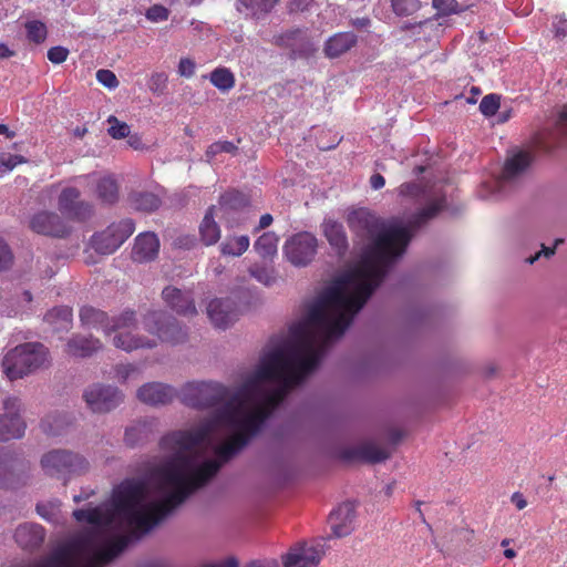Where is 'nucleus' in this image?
I'll return each mask as SVG.
<instances>
[{"label": "nucleus", "mask_w": 567, "mask_h": 567, "mask_svg": "<svg viewBox=\"0 0 567 567\" xmlns=\"http://www.w3.org/2000/svg\"><path fill=\"white\" fill-rule=\"evenodd\" d=\"M347 221L352 231L371 244L360 262L327 287L310 308L312 320H321L324 315L348 328L383 281L390 265L405 251L412 235L408 227H386L365 208L351 212Z\"/></svg>", "instance_id": "nucleus-1"}, {"label": "nucleus", "mask_w": 567, "mask_h": 567, "mask_svg": "<svg viewBox=\"0 0 567 567\" xmlns=\"http://www.w3.org/2000/svg\"><path fill=\"white\" fill-rule=\"evenodd\" d=\"M189 470H192V460L184 455L167 461L157 467L154 475L158 482V489L164 492L172 488V491L162 499L144 505L142 503L146 497L145 482L136 478H127L121 482L113 489L109 508L115 520L118 518L126 522L131 532L126 535L105 539L104 534L96 528L85 530L81 535L89 533L97 535L96 547L89 554L85 561L96 553L113 547L118 540L124 539L125 546L114 557L116 558L132 540H137L150 533L195 491L205 486L217 474L218 465L215 462H208L187 476L186 472Z\"/></svg>", "instance_id": "nucleus-2"}, {"label": "nucleus", "mask_w": 567, "mask_h": 567, "mask_svg": "<svg viewBox=\"0 0 567 567\" xmlns=\"http://www.w3.org/2000/svg\"><path fill=\"white\" fill-rule=\"evenodd\" d=\"M347 329L344 323L324 315L321 320H312L310 308L306 321L291 329V340L267 353L239 390L247 399L261 395L255 409L267 413L268 419L288 390L318 368L330 342L342 337Z\"/></svg>", "instance_id": "nucleus-3"}, {"label": "nucleus", "mask_w": 567, "mask_h": 567, "mask_svg": "<svg viewBox=\"0 0 567 567\" xmlns=\"http://www.w3.org/2000/svg\"><path fill=\"white\" fill-rule=\"evenodd\" d=\"M96 544L97 535L95 533L78 535L63 546L56 548L34 567H104L125 546L124 539H121L113 547L96 553L85 561V558L96 547Z\"/></svg>", "instance_id": "nucleus-4"}, {"label": "nucleus", "mask_w": 567, "mask_h": 567, "mask_svg": "<svg viewBox=\"0 0 567 567\" xmlns=\"http://www.w3.org/2000/svg\"><path fill=\"white\" fill-rule=\"evenodd\" d=\"M247 396L240 391L233 393L230 400L221 405L213 417L214 427L225 425L234 430V434L247 439V443L262 429L267 413L258 412L255 408L246 411L245 401Z\"/></svg>", "instance_id": "nucleus-5"}, {"label": "nucleus", "mask_w": 567, "mask_h": 567, "mask_svg": "<svg viewBox=\"0 0 567 567\" xmlns=\"http://www.w3.org/2000/svg\"><path fill=\"white\" fill-rule=\"evenodd\" d=\"M49 362V350L40 342L19 344L6 353L2 360L4 374L14 381L44 367Z\"/></svg>", "instance_id": "nucleus-6"}, {"label": "nucleus", "mask_w": 567, "mask_h": 567, "mask_svg": "<svg viewBox=\"0 0 567 567\" xmlns=\"http://www.w3.org/2000/svg\"><path fill=\"white\" fill-rule=\"evenodd\" d=\"M231 393L217 382H189L181 391V401L190 408L205 410L226 404Z\"/></svg>", "instance_id": "nucleus-7"}, {"label": "nucleus", "mask_w": 567, "mask_h": 567, "mask_svg": "<svg viewBox=\"0 0 567 567\" xmlns=\"http://www.w3.org/2000/svg\"><path fill=\"white\" fill-rule=\"evenodd\" d=\"M142 323L145 331L162 342L177 344L187 338V331L178 320L163 310H148L143 315Z\"/></svg>", "instance_id": "nucleus-8"}, {"label": "nucleus", "mask_w": 567, "mask_h": 567, "mask_svg": "<svg viewBox=\"0 0 567 567\" xmlns=\"http://www.w3.org/2000/svg\"><path fill=\"white\" fill-rule=\"evenodd\" d=\"M41 466L49 476L64 478L65 485L66 475L84 473L89 468V463L76 453L54 450L42 456Z\"/></svg>", "instance_id": "nucleus-9"}, {"label": "nucleus", "mask_w": 567, "mask_h": 567, "mask_svg": "<svg viewBox=\"0 0 567 567\" xmlns=\"http://www.w3.org/2000/svg\"><path fill=\"white\" fill-rule=\"evenodd\" d=\"M214 429V422L210 420L192 430L174 431L162 437L161 446L164 450L176 452L169 461L179 455L189 456L184 452L192 451L204 443L210 436Z\"/></svg>", "instance_id": "nucleus-10"}, {"label": "nucleus", "mask_w": 567, "mask_h": 567, "mask_svg": "<svg viewBox=\"0 0 567 567\" xmlns=\"http://www.w3.org/2000/svg\"><path fill=\"white\" fill-rule=\"evenodd\" d=\"M135 223L131 218L113 223L104 230L95 233L90 240L91 247L100 255L115 252L134 233Z\"/></svg>", "instance_id": "nucleus-11"}, {"label": "nucleus", "mask_w": 567, "mask_h": 567, "mask_svg": "<svg viewBox=\"0 0 567 567\" xmlns=\"http://www.w3.org/2000/svg\"><path fill=\"white\" fill-rule=\"evenodd\" d=\"M318 239L309 231H300L289 237L284 245V255L296 267L308 266L316 257Z\"/></svg>", "instance_id": "nucleus-12"}, {"label": "nucleus", "mask_w": 567, "mask_h": 567, "mask_svg": "<svg viewBox=\"0 0 567 567\" xmlns=\"http://www.w3.org/2000/svg\"><path fill=\"white\" fill-rule=\"evenodd\" d=\"M3 413L0 414V441L20 439L25 432L27 424L21 416L22 403L17 396H8L2 403Z\"/></svg>", "instance_id": "nucleus-13"}, {"label": "nucleus", "mask_w": 567, "mask_h": 567, "mask_svg": "<svg viewBox=\"0 0 567 567\" xmlns=\"http://www.w3.org/2000/svg\"><path fill=\"white\" fill-rule=\"evenodd\" d=\"M59 210L69 219L85 221L93 215V205L81 199V192L75 187H65L58 198Z\"/></svg>", "instance_id": "nucleus-14"}, {"label": "nucleus", "mask_w": 567, "mask_h": 567, "mask_svg": "<svg viewBox=\"0 0 567 567\" xmlns=\"http://www.w3.org/2000/svg\"><path fill=\"white\" fill-rule=\"evenodd\" d=\"M83 398L89 409L96 413L110 412L123 401L117 388L103 384H93L85 390Z\"/></svg>", "instance_id": "nucleus-15"}, {"label": "nucleus", "mask_w": 567, "mask_h": 567, "mask_svg": "<svg viewBox=\"0 0 567 567\" xmlns=\"http://www.w3.org/2000/svg\"><path fill=\"white\" fill-rule=\"evenodd\" d=\"M567 138V105H564L553 125L537 132L533 145L537 151L550 152Z\"/></svg>", "instance_id": "nucleus-16"}, {"label": "nucleus", "mask_w": 567, "mask_h": 567, "mask_svg": "<svg viewBox=\"0 0 567 567\" xmlns=\"http://www.w3.org/2000/svg\"><path fill=\"white\" fill-rule=\"evenodd\" d=\"M274 44L289 49L292 58H308L315 51L307 30L293 28L274 37Z\"/></svg>", "instance_id": "nucleus-17"}, {"label": "nucleus", "mask_w": 567, "mask_h": 567, "mask_svg": "<svg viewBox=\"0 0 567 567\" xmlns=\"http://www.w3.org/2000/svg\"><path fill=\"white\" fill-rule=\"evenodd\" d=\"M29 227L39 235L56 238H64L70 234V228L61 217L56 213L47 210L34 214L29 221Z\"/></svg>", "instance_id": "nucleus-18"}, {"label": "nucleus", "mask_w": 567, "mask_h": 567, "mask_svg": "<svg viewBox=\"0 0 567 567\" xmlns=\"http://www.w3.org/2000/svg\"><path fill=\"white\" fill-rule=\"evenodd\" d=\"M247 439L241 435L233 434L223 444L215 449V454L218 460H206L202 464H197L195 456H188L192 460V470L186 472V475H190L193 471L204 466L208 462H215L218 465L217 473L221 465L233 458L238 452H240L247 445Z\"/></svg>", "instance_id": "nucleus-19"}, {"label": "nucleus", "mask_w": 567, "mask_h": 567, "mask_svg": "<svg viewBox=\"0 0 567 567\" xmlns=\"http://www.w3.org/2000/svg\"><path fill=\"white\" fill-rule=\"evenodd\" d=\"M207 315L213 324L220 329H226L238 317L236 305L229 298L213 299L208 303Z\"/></svg>", "instance_id": "nucleus-20"}, {"label": "nucleus", "mask_w": 567, "mask_h": 567, "mask_svg": "<svg viewBox=\"0 0 567 567\" xmlns=\"http://www.w3.org/2000/svg\"><path fill=\"white\" fill-rule=\"evenodd\" d=\"M322 550L317 546L302 545L292 548L282 558L285 567H317L322 558Z\"/></svg>", "instance_id": "nucleus-21"}, {"label": "nucleus", "mask_w": 567, "mask_h": 567, "mask_svg": "<svg viewBox=\"0 0 567 567\" xmlns=\"http://www.w3.org/2000/svg\"><path fill=\"white\" fill-rule=\"evenodd\" d=\"M159 252V239L152 231L141 233L134 240L132 248V259L136 262H150L154 260Z\"/></svg>", "instance_id": "nucleus-22"}, {"label": "nucleus", "mask_w": 567, "mask_h": 567, "mask_svg": "<svg viewBox=\"0 0 567 567\" xmlns=\"http://www.w3.org/2000/svg\"><path fill=\"white\" fill-rule=\"evenodd\" d=\"M176 396L175 390L159 382H150L137 390V398L148 405H165Z\"/></svg>", "instance_id": "nucleus-23"}, {"label": "nucleus", "mask_w": 567, "mask_h": 567, "mask_svg": "<svg viewBox=\"0 0 567 567\" xmlns=\"http://www.w3.org/2000/svg\"><path fill=\"white\" fill-rule=\"evenodd\" d=\"M355 518V505L352 502H346L332 511L329 515V522L332 533L336 537H344L352 530V523Z\"/></svg>", "instance_id": "nucleus-24"}, {"label": "nucleus", "mask_w": 567, "mask_h": 567, "mask_svg": "<svg viewBox=\"0 0 567 567\" xmlns=\"http://www.w3.org/2000/svg\"><path fill=\"white\" fill-rule=\"evenodd\" d=\"M165 303L178 315L195 316L197 313L194 299L189 291H182L175 287H166L162 292Z\"/></svg>", "instance_id": "nucleus-25"}, {"label": "nucleus", "mask_w": 567, "mask_h": 567, "mask_svg": "<svg viewBox=\"0 0 567 567\" xmlns=\"http://www.w3.org/2000/svg\"><path fill=\"white\" fill-rule=\"evenodd\" d=\"M23 463L18 461L9 452L0 455V487L1 488H16L23 483V475L18 473Z\"/></svg>", "instance_id": "nucleus-26"}, {"label": "nucleus", "mask_w": 567, "mask_h": 567, "mask_svg": "<svg viewBox=\"0 0 567 567\" xmlns=\"http://www.w3.org/2000/svg\"><path fill=\"white\" fill-rule=\"evenodd\" d=\"M44 528L34 523L19 525L14 533L17 544L23 549H35L44 542Z\"/></svg>", "instance_id": "nucleus-27"}, {"label": "nucleus", "mask_w": 567, "mask_h": 567, "mask_svg": "<svg viewBox=\"0 0 567 567\" xmlns=\"http://www.w3.org/2000/svg\"><path fill=\"white\" fill-rule=\"evenodd\" d=\"M72 515L76 522L87 523L96 528L109 527L115 522L110 508L102 506L75 509Z\"/></svg>", "instance_id": "nucleus-28"}, {"label": "nucleus", "mask_w": 567, "mask_h": 567, "mask_svg": "<svg viewBox=\"0 0 567 567\" xmlns=\"http://www.w3.org/2000/svg\"><path fill=\"white\" fill-rule=\"evenodd\" d=\"M358 43V37L353 32H339L331 35L324 43L326 56L336 59L350 51Z\"/></svg>", "instance_id": "nucleus-29"}, {"label": "nucleus", "mask_w": 567, "mask_h": 567, "mask_svg": "<svg viewBox=\"0 0 567 567\" xmlns=\"http://www.w3.org/2000/svg\"><path fill=\"white\" fill-rule=\"evenodd\" d=\"M322 231L330 246L342 256L349 248L348 237L341 223L326 219L322 223Z\"/></svg>", "instance_id": "nucleus-30"}, {"label": "nucleus", "mask_w": 567, "mask_h": 567, "mask_svg": "<svg viewBox=\"0 0 567 567\" xmlns=\"http://www.w3.org/2000/svg\"><path fill=\"white\" fill-rule=\"evenodd\" d=\"M102 348V343L97 338L73 336L65 346L66 354L75 358L91 357Z\"/></svg>", "instance_id": "nucleus-31"}, {"label": "nucleus", "mask_w": 567, "mask_h": 567, "mask_svg": "<svg viewBox=\"0 0 567 567\" xmlns=\"http://www.w3.org/2000/svg\"><path fill=\"white\" fill-rule=\"evenodd\" d=\"M344 460H360L368 463H380L390 457L386 450L375 444H363L357 449L347 450L342 453Z\"/></svg>", "instance_id": "nucleus-32"}, {"label": "nucleus", "mask_w": 567, "mask_h": 567, "mask_svg": "<svg viewBox=\"0 0 567 567\" xmlns=\"http://www.w3.org/2000/svg\"><path fill=\"white\" fill-rule=\"evenodd\" d=\"M250 204L248 195L237 189H229L220 195L218 200L217 213L224 218L230 212H238Z\"/></svg>", "instance_id": "nucleus-33"}, {"label": "nucleus", "mask_w": 567, "mask_h": 567, "mask_svg": "<svg viewBox=\"0 0 567 567\" xmlns=\"http://www.w3.org/2000/svg\"><path fill=\"white\" fill-rule=\"evenodd\" d=\"M113 344L117 349L132 352L138 349H153L157 346V341L156 339L135 336L132 332H118L113 338Z\"/></svg>", "instance_id": "nucleus-34"}, {"label": "nucleus", "mask_w": 567, "mask_h": 567, "mask_svg": "<svg viewBox=\"0 0 567 567\" xmlns=\"http://www.w3.org/2000/svg\"><path fill=\"white\" fill-rule=\"evenodd\" d=\"M215 217L220 218V214L217 213V207L213 205L207 209L199 226L200 239L206 246L215 245L220 239V228Z\"/></svg>", "instance_id": "nucleus-35"}, {"label": "nucleus", "mask_w": 567, "mask_h": 567, "mask_svg": "<svg viewBox=\"0 0 567 567\" xmlns=\"http://www.w3.org/2000/svg\"><path fill=\"white\" fill-rule=\"evenodd\" d=\"M532 159L533 157L530 153L526 151H520L514 154L512 157L507 158L504 164L498 184L508 182L524 172L532 163Z\"/></svg>", "instance_id": "nucleus-36"}, {"label": "nucleus", "mask_w": 567, "mask_h": 567, "mask_svg": "<svg viewBox=\"0 0 567 567\" xmlns=\"http://www.w3.org/2000/svg\"><path fill=\"white\" fill-rule=\"evenodd\" d=\"M44 321L54 332L69 331L72 328L73 312L69 306H59L49 310Z\"/></svg>", "instance_id": "nucleus-37"}, {"label": "nucleus", "mask_w": 567, "mask_h": 567, "mask_svg": "<svg viewBox=\"0 0 567 567\" xmlns=\"http://www.w3.org/2000/svg\"><path fill=\"white\" fill-rule=\"evenodd\" d=\"M154 433V421L143 420L138 421L132 426L127 427L124 435L126 445L134 447L151 439Z\"/></svg>", "instance_id": "nucleus-38"}, {"label": "nucleus", "mask_w": 567, "mask_h": 567, "mask_svg": "<svg viewBox=\"0 0 567 567\" xmlns=\"http://www.w3.org/2000/svg\"><path fill=\"white\" fill-rule=\"evenodd\" d=\"M80 321L83 327L101 329L106 334L110 323V317L101 309L92 306H83L79 312Z\"/></svg>", "instance_id": "nucleus-39"}, {"label": "nucleus", "mask_w": 567, "mask_h": 567, "mask_svg": "<svg viewBox=\"0 0 567 567\" xmlns=\"http://www.w3.org/2000/svg\"><path fill=\"white\" fill-rule=\"evenodd\" d=\"M95 193L102 204L114 205L120 199L118 183L111 175L103 176L96 182Z\"/></svg>", "instance_id": "nucleus-40"}, {"label": "nucleus", "mask_w": 567, "mask_h": 567, "mask_svg": "<svg viewBox=\"0 0 567 567\" xmlns=\"http://www.w3.org/2000/svg\"><path fill=\"white\" fill-rule=\"evenodd\" d=\"M130 202L134 209L145 213H152L159 208L161 198L148 192H137L130 195Z\"/></svg>", "instance_id": "nucleus-41"}, {"label": "nucleus", "mask_w": 567, "mask_h": 567, "mask_svg": "<svg viewBox=\"0 0 567 567\" xmlns=\"http://www.w3.org/2000/svg\"><path fill=\"white\" fill-rule=\"evenodd\" d=\"M279 238L274 231H266L254 244L257 254L262 258H272L277 255Z\"/></svg>", "instance_id": "nucleus-42"}, {"label": "nucleus", "mask_w": 567, "mask_h": 567, "mask_svg": "<svg viewBox=\"0 0 567 567\" xmlns=\"http://www.w3.org/2000/svg\"><path fill=\"white\" fill-rule=\"evenodd\" d=\"M250 239L247 235L227 237L220 245L224 256L239 257L249 248Z\"/></svg>", "instance_id": "nucleus-43"}, {"label": "nucleus", "mask_w": 567, "mask_h": 567, "mask_svg": "<svg viewBox=\"0 0 567 567\" xmlns=\"http://www.w3.org/2000/svg\"><path fill=\"white\" fill-rule=\"evenodd\" d=\"M136 312L134 310L126 309L123 312H121L117 317L110 318L106 336H110L112 332L118 330L133 329L136 328Z\"/></svg>", "instance_id": "nucleus-44"}, {"label": "nucleus", "mask_w": 567, "mask_h": 567, "mask_svg": "<svg viewBox=\"0 0 567 567\" xmlns=\"http://www.w3.org/2000/svg\"><path fill=\"white\" fill-rule=\"evenodd\" d=\"M278 2L279 0H237L238 10L241 11L243 7L254 17L269 13Z\"/></svg>", "instance_id": "nucleus-45"}, {"label": "nucleus", "mask_w": 567, "mask_h": 567, "mask_svg": "<svg viewBox=\"0 0 567 567\" xmlns=\"http://www.w3.org/2000/svg\"><path fill=\"white\" fill-rule=\"evenodd\" d=\"M445 206V198H439L429 206L421 209L417 214L414 215L411 225L413 227H421L427 220L434 218Z\"/></svg>", "instance_id": "nucleus-46"}, {"label": "nucleus", "mask_w": 567, "mask_h": 567, "mask_svg": "<svg viewBox=\"0 0 567 567\" xmlns=\"http://www.w3.org/2000/svg\"><path fill=\"white\" fill-rule=\"evenodd\" d=\"M212 84L220 91H228L235 85L234 74L226 68H217L210 73Z\"/></svg>", "instance_id": "nucleus-47"}, {"label": "nucleus", "mask_w": 567, "mask_h": 567, "mask_svg": "<svg viewBox=\"0 0 567 567\" xmlns=\"http://www.w3.org/2000/svg\"><path fill=\"white\" fill-rule=\"evenodd\" d=\"M27 38L30 42L41 44L48 37L47 25L39 20L27 21L24 24Z\"/></svg>", "instance_id": "nucleus-48"}, {"label": "nucleus", "mask_w": 567, "mask_h": 567, "mask_svg": "<svg viewBox=\"0 0 567 567\" xmlns=\"http://www.w3.org/2000/svg\"><path fill=\"white\" fill-rule=\"evenodd\" d=\"M391 8L398 17H410L421 9L420 0H392Z\"/></svg>", "instance_id": "nucleus-49"}, {"label": "nucleus", "mask_w": 567, "mask_h": 567, "mask_svg": "<svg viewBox=\"0 0 567 567\" xmlns=\"http://www.w3.org/2000/svg\"><path fill=\"white\" fill-rule=\"evenodd\" d=\"M107 123L110 124V127L107 130L109 134L113 138L121 140V138L130 136V132H131L130 126L125 122L118 121L116 116H114V115L109 116Z\"/></svg>", "instance_id": "nucleus-50"}, {"label": "nucleus", "mask_w": 567, "mask_h": 567, "mask_svg": "<svg viewBox=\"0 0 567 567\" xmlns=\"http://www.w3.org/2000/svg\"><path fill=\"white\" fill-rule=\"evenodd\" d=\"M501 105V99L496 94L485 95L480 103V111L485 116H493L496 114Z\"/></svg>", "instance_id": "nucleus-51"}, {"label": "nucleus", "mask_w": 567, "mask_h": 567, "mask_svg": "<svg viewBox=\"0 0 567 567\" xmlns=\"http://www.w3.org/2000/svg\"><path fill=\"white\" fill-rule=\"evenodd\" d=\"M167 75L164 72H155L151 75L147 86L151 92L162 95L167 87Z\"/></svg>", "instance_id": "nucleus-52"}, {"label": "nucleus", "mask_w": 567, "mask_h": 567, "mask_svg": "<svg viewBox=\"0 0 567 567\" xmlns=\"http://www.w3.org/2000/svg\"><path fill=\"white\" fill-rule=\"evenodd\" d=\"M432 6L441 16H450L460 12V6L456 0H433Z\"/></svg>", "instance_id": "nucleus-53"}, {"label": "nucleus", "mask_w": 567, "mask_h": 567, "mask_svg": "<svg viewBox=\"0 0 567 567\" xmlns=\"http://www.w3.org/2000/svg\"><path fill=\"white\" fill-rule=\"evenodd\" d=\"M145 17L152 22L166 21L169 17V10L162 4H153L147 9Z\"/></svg>", "instance_id": "nucleus-54"}, {"label": "nucleus", "mask_w": 567, "mask_h": 567, "mask_svg": "<svg viewBox=\"0 0 567 567\" xmlns=\"http://www.w3.org/2000/svg\"><path fill=\"white\" fill-rule=\"evenodd\" d=\"M250 275L264 285H271L275 281L274 271L266 267H251L249 269Z\"/></svg>", "instance_id": "nucleus-55"}, {"label": "nucleus", "mask_w": 567, "mask_h": 567, "mask_svg": "<svg viewBox=\"0 0 567 567\" xmlns=\"http://www.w3.org/2000/svg\"><path fill=\"white\" fill-rule=\"evenodd\" d=\"M96 80L107 89H116L120 84L115 73L106 69L96 72Z\"/></svg>", "instance_id": "nucleus-56"}, {"label": "nucleus", "mask_w": 567, "mask_h": 567, "mask_svg": "<svg viewBox=\"0 0 567 567\" xmlns=\"http://www.w3.org/2000/svg\"><path fill=\"white\" fill-rule=\"evenodd\" d=\"M25 159L21 155H1L0 156V173L4 174L12 171L17 165L24 163Z\"/></svg>", "instance_id": "nucleus-57"}, {"label": "nucleus", "mask_w": 567, "mask_h": 567, "mask_svg": "<svg viewBox=\"0 0 567 567\" xmlns=\"http://www.w3.org/2000/svg\"><path fill=\"white\" fill-rule=\"evenodd\" d=\"M13 264V254L9 245L0 237V271L9 269Z\"/></svg>", "instance_id": "nucleus-58"}, {"label": "nucleus", "mask_w": 567, "mask_h": 567, "mask_svg": "<svg viewBox=\"0 0 567 567\" xmlns=\"http://www.w3.org/2000/svg\"><path fill=\"white\" fill-rule=\"evenodd\" d=\"M61 416H48L42 420L41 427L49 435H58L61 430Z\"/></svg>", "instance_id": "nucleus-59"}, {"label": "nucleus", "mask_w": 567, "mask_h": 567, "mask_svg": "<svg viewBox=\"0 0 567 567\" xmlns=\"http://www.w3.org/2000/svg\"><path fill=\"white\" fill-rule=\"evenodd\" d=\"M69 56V50L64 47L56 45L52 47L48 51V59L54 64H61L66 61Z\"/></svg>", "instance_id": "nucleus-60"}, {"label": "nucleus", "mask_w": 567, "mask_h": 567, "mask_svg": "<svg viewBox=\"0 0 567 567\" xmlns=\"http://www.w3.org/2000/svg\"><path fill=\"white\" fill-rule=\"evenodd\" d=\"M422 192L423 190H422L421 185L415 182L403 183L399 187V194L401 196H406V197H413V198L420 197Z\"/></svg>", "instance_id": "nucleus-61"}, {"label": "nucleus", "mask_w": 567, "mask_h": 567, "mask_svg": "<svg viewBox=\"0 0 567 567\" xmlns=\"http://www.w3.org/2000/svg\"><path fill=\"white\" fill-rule=\"evenodd\" d=\"M553 30L557 38L567 35V19L564 16H556L553 20Z\"/></svg>", "instance_id": "nucleus-62"}, {"label": "nucleus", "mask_w": 567, "mask_h": 567, "mask_svg": "<svg viewBox=\"0 0 567 567\" xmlns=\"http://www.w3.org/2000/svg\"><path fill=\"white\" fill-rule=\"evenodd\" d=\"M178 73L185 78L193 76L195 73V62L188 58L181 59L178 63Z\"/></svg>", "instance_id": "nucleus-63"}, {"label": "nucleus", "mask_w": 567, "mask_h": 567, "mask_svg": "<svg viewBox=\"0 0 567 567\" xmlns=\"http://www.w3.org/2000/svg\"><path fill=\"white\" fill-rule=\"evenodd\" d=\"M313 0H290L288 2V11L290 13L303 12L308 10Z\"/></svg>", "instance_id": "nucleus-64"}]
</instances>
